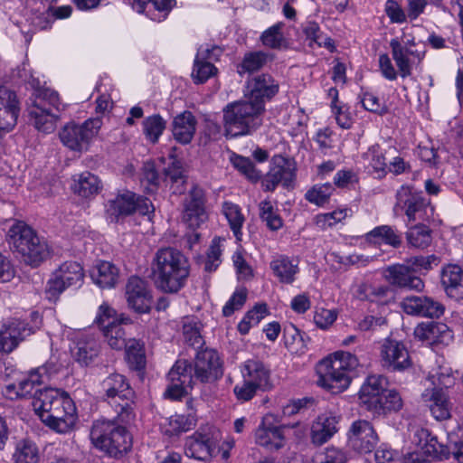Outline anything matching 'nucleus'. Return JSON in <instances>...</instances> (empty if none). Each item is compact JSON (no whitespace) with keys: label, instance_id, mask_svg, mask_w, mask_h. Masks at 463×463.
Segmentation results:
<instances>
[{"label":"nucleus","instance_id":"23","mask_svg":"<svg viewBox=\"0 0 463 463\" xmlns=\"http://www.w3.org/2000/svg\"><path fill=\"white\" fill-rule=\"evenodd\" d=\"M449 446L451 451H443L442 446L438 444L436 439L431 438L424 448V453L440 459L448 458L452 454L458 463H463V426L458 425L448 435Z\"/></svg>","mask_w":463,"mask_h":463},{"label":"nucleus","instance_id":"33","mask_svg":"<svg viewBox=\"0 0 463 463\" xmlns=\"http://www.w3.org/2000/svg\"><path fill=\"white\" fill-rule=\"evenodd\" d=\"M241 373L243 380H247L248 383H252L261 390H266L270 386L269 371L259 360L246 361L241 369Z\"/></svg>","mask_w":463,"mask_h":463},{"label":"nucleus","instance_id":"64","mask_svg":"<svg viewBox=\"0 0 463 463\" xmlns=\"http://www.w3.org/2000/svg\"><path fill=\"white\" fill-rule=\"evenodd\" d=\"M336 317L337 315L335 310L319 308L315 312L314 322L318 327L326 329L333 325Z\"/></svg>","mask_w":463,"mask_h":463},{"label":"nucleus","instance_id":"9","mask_svg":"<svg viewBox=\"0 0 463 463\" xmlns=\"http://www.w3.org/2000/svg\"><path fill=\"white\" fill-rule=\"evenodd\" d=\"M102 125L99 118L87 119L81 125L69 123L59 133L61 143L71 150H86Z\"/></svg>","mask_w":463,"mask_h":463},{"label":"nucleus","instance_id":"19","mask_svg":"<svg viewBox=\"0 0 463 463\" xmlns=\"http://www.w3.org/2000/svg\"><path fill=\"white\" fill-rule=\"evenodd\" d=\"M295 178V166L290 159L282 156H276L272 159V165L262 180L265 191H274L278 184L285 187L291 185Z\"/></svg>","mask_w":463,"mask_h":463},{"label":"nucleus","instance_id":"61","mask_svg":"<svg viewBox=\"0 0 463 463\" xmlns=\"http://www.w3.org/2000/svg\"><path fill=\"white\" fill-rule=\"evenodd\" d=\"M404 262L407 264V266H409L411 272L415 275V273L421 270L430 269L433 263L438 265L439 260L435 255L415 256L407 259Z\"/></svg>","mask_w":463,"mask_h":463},{"label":"nucleus","instance_id":"30","mask_svg":"<svg viewBox=\"0 0 463 463\" xmlns=\"http://www.w3.org/2000/svg\"><path fill=\"white\" fill-rule=\"evenodd\" d=\"M338 418L333 415H321L311 426V441L320 446L330 439L338 430Z\"/></svg>","mask_w":463,"mask_h":463},{"label":"nucleus","instance_id":"35","mask_svg":"<svg viewBox=\"0 0 463 463\" xmlns=\"http://www.w3.org/2000/svg\"><path fill=\"white\" fill-rule=\"evenodd\" d=\"M386 152L380 145L374 144L368 147L367 151L362 156L366 166L371 169V174L378 179L386 176L388 173V165L385 158Z\"/></svg>","mask_w":463,"mask_h":463},{"label":"nucleus","instance_id":"38","mask_svg":"<svg viewBox=\"0 0 463 463\" xmlns=\"http://www.w3.org/2000/svg\"><path fill=\"white\" fill-rule=\"evenodd\" d=\"M91 278L100 288H113L118 279V269L111 262L102 261L93 269Z\"/></svg>","mask_w":463,"mask_h":463},{"label":"nucleus","instance_id":"36","mask_svg":"<svg viewBox=\"0 0 463 463\" xmlns=\"http://www.w3.org/2000/svg\"><path fill=\"white\" fill-rule=\"evenodd\" d=\"M269 267L273 274L281 283L291 284L295 280V276L298 272V264L285 255L275 257Z\"/></svg>","mask_w":463,"mask_h":463},{"label":"nucleus","instance_id":"57","mask_svg":"<svg viewBox=\"0 0 463 463\" xmlns=\"http://www.w3.org/2000/svg\"><path fill=\"white\" fill-rule=\"evenodd\" d=\"M141 183L145 185V189L148 193L155 192L158 187L159 176L154 163H144L141 174Z\"/></svg>","mask_w":463,"mask_h":463},{"label":"nucleus","instance_id":"17","mask_svg":"<svg viewBox=\"0 0 463 463\" xmlns=\"http://www.w3.org/2000/svg\"><path fill=\"white\" fill-rule=\"evenodd\" d=\"M379 441L378 435L371 422L365 420L354 421L347 432L348 446L358 453H370Z\"/></svg>","mask_w":463,"mask_h":463},{"label":"nucleus","instance_id":"14","mask_svg":"<svg viewBox=\"0 0 463 463\" xmlns=\"http://www.w3.org/2000/svg\"><path fill=\"white\" fill-rule=\"evenodd\" d=\"M84 272L80 263L66 261L56 269L47 283L46 292L50 298H56L67 288L80 287Z\"/></svg>","mask_w":463,"mask_h":463},{"label":"nucleus","instance_id":"45","mask_svg":"<svg viewBox=\"0 0 463 463\" xmlns=\"http://www.w3.org/2000/svg\"><path fill=\"white\" fill-rule=\"evenodd\" d=\"M403 407V401L400 393L396 390H386L382 395V399L377 403V407L373 410L376 414H387L397 412Z\"/></svg>","mask_w":463,"mask_h":463},{"label":"nucleus","instance_id":"26","mask_svg":"<svg viewBox=\"0 0 463 463\" xmlns=\"http://www.w3.org/2000/svg\"><path fill=\"white\" fill-rule=\"evenodd\" d=\"M20 112L14 91L0 86V130L10 131L16 125Z\"/></svg>","mask_w":463,"mask_h":463},{"label":"nucleus","instance_id":"52","mask_svg":"<svg viewBox=\"0 0 463 463\" xmlns=\"http://www.w3.org/2000/svg\"><path fill=\"white\" fill-rule=\"evenodd\" d=\"M121 318H125L123 315H118L116 310L107 303L99 306L94 322L97 324L100 331L120 322Z\"/></svg>","mask_w":463,"mask_h":463},{"label":"nucleus","instance_id":"20","mask_svg":"<svg viewBox=\"0 0 463 463\" xmlns=\"http://www.w3.org/2000/svg\"><path fill=\"white\" fill-rule=\"evenodd\" d=\"M126 296L128 307L137 313H147L152 304V294L146 280L139 277H130L126 285Z\"/></svg>","mask_w":463,"mask_h":463},{"label":"nucleus","instance_id":"1","mask_svg":"<svg viewBox=\"0 0 463 463\" xmlns=\"http://www.w3.org/2000/svg\"><path fill=\"white\" fill-rule=\"evenodd\" d=\"M250 95L245 99L227 104L222 109V124L226 137L251 134L263 123L265 101L279 91V83L269 75H258L248 83Z\"/></svg>","mask_w":463,"mask_h":463},{"label":"nucleus","instance_id":"54","mask_svg":"<svg viewBox=\"0 0 463 463\" xmlns=\"http://www.w3.org/2000/svg\"><path fill=\"white\" fill-rule=\"evenodd\" d=\"M347 457L345 451L335 447H328L325 450L316 453L311 463H346Z\"/></svg>","mask_w":463,"mask_h":463},{"label":"nucleus","instance_id":"40","mask_svg":"<svg viewBox=\"0 0 463 463\" xmlns=\"http://www.w3.org/2000/svg\"><path fill=\"white\" fill-rule=\"evenodd\" d=\"M366 240L372 243H381L391 245L398 248L402 244L401 236L397 232L389 225H381L375 227L371 232L366 233Z\"/></svg>","mask_w":463,"mask_h":463},{"label":"nucleus","instance_id":"21","mask_svg":"<svg viewBox=\"0 0 463 463\" xmlns=\"http://www.w3.org/2000/svg\"><path fill=\"white\" fill-rule=\"evenodd\" d=\"M402 310L412 316L438 318L444 313V307L439 302L427 296H409L401 302Z\"/></svg>","mask_w":463,"mask_h":463},{"label":"nucleus","instance_id":"56","mask_svg":"<svg viewBox=\"0 0 463 463\" xmlns=\"http://www.w3.org/2000/svg\"><path fill=\"white\" fill-rule=\"evenodd\" d=\"M260 216L270 230L276 231L282 226V220L269 201L265 200L260 203Z\"/></svg>","mask_w":463,"mask_h":463},{"label":"nucleus","instance_id":"5","mask_svg":"<svg viewBox=\"0 0 463 463\" xmlns=\"http://www.w3.org/2000/svg\"><path fill=\"white\" fill-rule=\"evenodd\" d=\"M358 359L348 352H337L334 358L323 360L318 367V383L338 393L345 390L351 382L350 373L358 365Z\"/></svg>","mask_w":463,"mask_h":463},{"label":"nucleus","instance_id":"7","mask_svg":"<svg viewBox=\"0 0 463 463\" xmlns=\"http://www.w3.org/2000/svg\"><path fill=\"white\" fill-rule=\"evenodd\" d=\"M60 106L56 91L50 89L35 90L32 105L28 108L30 122L40 132H53L60 118Z\"/></svg>","mask_w":463,"mask_h":463},{"label":"nucleus","instance_id":"63","mask_svg":"<svg viewBox=\"0 0 463 463\" xmlns=\"http://www.w3.org/2000/svg\"><path fill=\"white\" fill-rule=\"evenodd\" d=\"M246 289H240L235 291L222 308L223 316L230 317L234 313L235 310L241 308L246 301Z\"/></svg>","mask_w":463,"mask_h":463},{"label":"nucleus","instance_id":"2","mask_svg":"<svg viewBox=\"0 0 463 463\" xmlns=\"http://www.w3.org/2000/svg\"><path fill=\"white\" fill-rule=\"evenodd\" d=\"M33 406L42 421L59 433L71 430L76 423L75 404L65 392L53 388L38 391Z\"/></svg>","mask_w":463,"mask_h":463},{"label":"nucleus","instance_id":"46","mask_svg":"<svg viewBox=\"0 0 463 463\" xmlns=\"http://www.w3.org/2000/svg\"><path fill=\"white\" fill-rule=\"evenodd\" d=\"M13 458L15 463H37L39 449L34 442L23 439L16 444Z\"/></svg>","mask_w":463,"mask_h":463},{"label":"nucleus","instance_id":"51","mask_svg":"<svg viewBox=\"0 0 463 463\" xmlns=\"http://www.w3.org/2000/svg\"><path fill=\"white\" fill-rule=\"evenodd\" d=\"M284 24L278 23L264 31L260 36L263 45L271 49L287 48L288 43L281 32Z\"/></svg>","mask_w":463,"mask_h":463},{"label":"nucleus","instance_id":"62","mask_svg":"<svg viewBox=\"0 0 463 463\" xmlns=\"http://www.w3.org/2000/svg\"><path fill=\"white\" fill-rule=\"evenodd\" d=\"M222 250L218 240L213 239L208 252L207 258L204 261V269L208 272L215 270L221 263Z\"/></svg>","mask_w":463,"mask_h":463},{"label":"nucleus","instance_id":"59","mask_svg":"<svg viewBox=\"0 0 463 463\" xmlns=\"http://www.w3.org/2000/svg\"><path fill=\"white\" fill-rule=\"evenodd\" d=\"M347 216V209L335 210L332 213L317 214L315 217V223L322 230L332 227Z\"/></svg>","mask_w":463,"mask_h":463},{"label":"nucleus","instance_id":"41","mask_svg":"<svg viewBox=\"0 0 463 463\" xmlns=\"http://www.w3.org/2000/svg\"><path fill=\"white\" fill-rule=\"evenodd\" d=\"M405 235L408 245L415 249H426L432 241L431 230L424 224L410 227Z\"/></svg>","mask_w":463,"mask_h":463},{"label":"nucleus","instance_id":"58","mask_svg":"<svg viewBox=\"0 0 463 463\" xmlns=\"http://www.w3.org/2000/svg\"><path fill=\"white\" fill-rule=\"evenodd\" d=\"M232 165L252 182L258 181L261 176V173L255 168L254 163L250 158L237 156L232 158Z\"/></svg>","mask_w":463,"mask_h":463},{"label":"nucleus","instance_id":"24","mask_svg":"<svg viewBox=\"0 0 463 463\" xmlns=\"http://www.w3.org/2000/svg\"><path fill=\"white\" fill-rule=\"evenodd\" d=\"M387 378L381 374L369 375L359 391L360 404L367 411H373L387 388Z\"/></svg>","mask_w":463,"mask_h":463},{"label":"nucleus","instance_id":"18","mask_svg":"<svg viewBox=\"0 0 463 463\" xmlns=\"http://www.w3.org/2000/svg\"><path fill=\"white\" fill-rule=\"evenodd\" d=\"M170 383L165 392V396L172 400H179L187 388H193L195 383L192 376V364L186 360H178L167 374Z\"/></svg>","mask_w":463,"mask_h":463},{"label":"nucleus","instance_id":"48","mask_svg":"<svg viewBox=\"0 0 463 463\" xmlns=\"http://www.w3.org/2000/svg\"><path fill=\"white\" fill-rule=\"evenodd\" d=\"M184 341L191 346H200L203 343L201 324L195 317H185L182 320Z\"/></svg>","mask_w":463,"mask_h":463},{"label":"nucleus","instance_id":"28","mask_svg":"<svg viewBox=\"0 0 463 463\" xmlns=\"http://www.w3.org/2000/svg\"><path fill=\"white\" fill-rule=\"evenodd\" d=\"M422 397L429 402L430 412L437 420H445L451 417L452 404L447 392L442 388H433L430 393H423Z\"/></svg>","mask_w":463,"mask_h":463},{"label":"nucleus","instance_id":"8","mask_svg":"<svg viewBox=\"0 0 463 463\" xmlns=\"http://www.w3.org/2000/svg\"><path fill=\"white\" fill-rule=\"evenodd\" d=\"M90 439L96 448L113 457L128 452L132 445L131 437L126 429L109 420L94 422Z\"/></svg>","mask_w":463,"mask_h":463},{"label":"nucleus","instance_id":"43","mask_svg":"<svg viewBox=\"0 0 463 463\" xmlns=\"http://www.w3.org/2000/svg\"><path fill=\"white\" fill-rule=\"evenodd\" d=\"M449 334L448 326L434 321L422 322L414 329V335L421 341H437L443 334Z\"/></svg>","mask_w":463,"mask_h":463},{"label":"nucleus","instance_id":"50","mask_svg":"<svg viewBox=\"0 0 463 463\" xmlns=\"http://www.w3.org/2000/svg\"><path fill=\"white\" fill-rule=\"evenodd\" d=\"M166 127V121L158 114L147 117L143 121V132L152 143H156Z\"/></svg>","mask_w":463,"mask_h":463},{"label":"nucleus","instance_id":"15","mask_svg":"<svg viewBox=\"0 0 463 463\" xmlns=\"http://www.w3.org/2000/svg\"><path fill=\"white\" fill-rule=\"evenodd\" d=\"M205 194L194 185L183 202L182 220L191 230H196L208 220Z\"/></svg>","mask_w":463,"mask_h":463},{"label":"nucleus","instance_id":"11","mask_svg":"<svg viewBox=\"0 0 463 463\" xmlns=\"http://www.w3.org/2000/svg\"><path fill=\"white\" fill-rule=\"evenodd\" d=\"M220 439V431L215 428H202L186 439L184 453L189 458L208 460L215 456L216 445Z\"/></svg>","mask_w":463,"mask_h":463},{"label":"nucleus","instance_id":"55","mask_svg":"<svg viewBox=\"0 0 463 463\" xmlns=\"http://www.w3.org/2000/svg\"><path fill=\"white\" fill-rule=\"evenodd\" d=\"M333 191L334 187L331 184H317L307 192L305 197L312 203L323 205L328 202Z\"/></svg>","mask_w":463,"mask_h":463},{"label":"nucleus","instance_id":"42","mask_svg":"<svg viewBox=\"0 0 463 463\" xmlns=\"http://www.w3.org/2000/svg\"><path fill=\"white\" fill-rule=\"evenodd\" d=\"M124 348L129 367L136 371L144 369L146 366L144 343L135 338L129 339Z\"/></svg>","mask_w":463,"mask_h":463},{"label":"nucleus","instance_id":"53","mask_svg":"<svg viewBox=\"0 0 463 463\" xmlns=\"http://www.w3.org/2000/svg\"><path fill=\"white\" fill-rule=\"evenodd\" d=\"M269 55L263 52L246 53L240 66L239 73L253 72L262 68L268 61Z\"/></svg>","mask_w":463,"mask_h":463},{"label":"nucleus","instance_id":"32","mask_svg":"<svg viewBox=\"0 0 463 463\" xmlns=\"http://www.w3.org/2000/svg\"><path fill=\"white\" fill-rule=\"evenodd\" d=\"M196 118L190 111H184L174 118L172 132L175 139L181 144H189L195 133Z\"/></svg>","mask_w":463,"mask_h":463},{"label":"nucleus","instance_id":"16","mask_svg":"<svg viewBox=\"0 0 463 463\" xmlns=\"http://www.w3.org/2000/svg\"><path fill=\"white\" fill-rule=\"evenodd\" d=\"M109 203L108 212L116 217L129 215L135 212H138L142 215H147L154 212V206L149 199L143 198L130 191L118 194Z\"/></svg>","mask_w":463,"mask_h":463},{"label":"nucleus","instance_id":"12","mask_svg":"<svg viewBox=\"0 0 463 463\" xmlns=\"http://www.w3.org/2000/svg\"><path fill=\"white\" fill-rule=\"evenodd\" d=\"M430 203L422 192L415 190L410 185H402L396 193V203L393 211L396 214L403 213L408 222L422 220Z\"/></svg>","mask_w":463,"mask_h":463},{"label":"nucleus","instance_id":"44","mask_svg":"<svg viewBox=\"0 0 463 463\" xmlns=\"http://www.w3.org/2000/svg\"><path fill=\"white\" fill-rule=\"evenodd\" d=\"M130 323L129 318H121L120 322L107 326L106 329L102 330V334L109 345L116 350H121L127 344L126 333L122 326L123 324L127 325Z\"/></svg>","mask_w":463,"mask_h":463},{"label":"nucleus","instance_id":"10","mask_svg":"<svg viewBox=\"0 0 463 463\" xmlns=\"http://www.w3.org/2000/svg\"><path fill=\"white\" fill-rule=\"evenodd\" d=\"M379 361L381 366L388 373H403L413 364L405 345L392 338H386L381 344Z\"/></svg>","mask_w":463,"mask_h":463},{"label":"nucleus","instance_id":"47","mask_svg":"<svg viewBox=\"0 0 463 463\" xmlns=\"http://www.w3.org/2000/svg\"><path fill=\"white\" fill-rule=\"evenodd\" d=\"M222 213L226 217L235 237L238 240H241L240 236L241 235V227L245 218L241 213L240 206L231 202H224L222 203Z\"/></svg>","mask_w":463,"mask_h":463},{"label":"nucleus","instance_id":"39","mask_svg":"<svg viewBox=\"0 0 463 463\" xmlns=\"http://www.w3.org/2000/svg\"><path fill=\"white\" fill-rule=\"evenodd\" d=\"M99 353V345L93 338L80 339L72 350L74 359L81 365H89Z\"/></svg>","mask_w":463,"mask_h":463},{"label":"nucleus","instance_id":"49","mask_svg":"<svg viewBox=\"0 0 463 463\" xmlns=\"http://www.w3.org/2000/svg\"><path fill=\"white\" fill-rule=\"evenodd\" d=\"M194 424V417L176 414L167 420V422L163 425V430L166 435L174 436L189 430Z\"/></svg>","mask_w":463,"mask_h":463},{"label":"nucleus","instance_id":"6","mask_svg":"<svg viewBox=\"0 0 463 463\" xmlns=\"http://www.w3.org/2000/svg\"><path fill=\"white\" fill-rule=\"evenodd\" d=\"M105 399L114 408L118 420L128 424L135 419L134 391L127 378L120 373H113L100 383Z\"/></svg>","mask_w":463,"mask_h":463},{"label":"nucleus","instance_id":"13","mask_svg":"<svg viewBox=\"0 0 463 463\" xmlns=\"http://www.w3.org/2000/svg\"><path fill=\"white\" fill-rule=\"evenodd\" d=\"M194 382L210 383L220 379L223 374L221 357L216 350L204 348L197 352L194 367L192 366Z\"/></svg>","mask_w":463,"mask_h":463},{"label":"nucleus","instance_id":"60","mask_svg":"<svg viewBox=\"0 0 463 463\" xmlns=\"http://www.w3.org/2000/svg\"><path fill=\"white\" fill-rule=\"evenodd\" d=\"M285 345L291 353L303 352L305 347L300 332L293 326L284 329Z\"/></svg>","mask_w":463,"mask_h":463},{"label":"nucleus","instance_id":"22","mask_svg":"<svg viewBox=\"0 0 463 463\" xmlns=\"http://www.w3.org/2000/svg\"><path fill=\"white\" fill-rule=\"evenodd\" d=\"M383 275L391 285L400 288L416 291H422L424 288L421 279L415 276L405 262L388 266L383 269Z\"/></svg>","mask_w":463,"mask_h":463},{"label":"nucleus","instance_id":"29","mask_svg":"<svg viewBox=\"0 0 463 463\" xmlns=\"http://www.w3.org/2000/svg\"><path fill=\"white\" fill-rule=\"evenodd\" d=\"M31 334V328H28L24 322L13 321L4 330L0 331V352H12L20 341Z\"/></svg>","mask_w":463,"mask_h":463},{"label":"nucleus","instance_id":"3","mask_svg":"<svg viewBox=\"0 0 463 463\" xmlns=\"http://www.w3.org/2000/svg\"><path fill=\"white\" fill-rule=\"evenodd\" d=\"M152 269L157 288L173 294L185 286L190 275V263L181 250L166 247L156 251Z\"/></svg>","mask_w":463,"mask_h":463},{"label":"nucleus","instance_id":"37","mask_svg":"<svg viewBox=\"0 0 463 463\" xmlns=\"http://www.w3.org/2000/svg\"><path fill=\"white\" fill-rule=\"evenodd\" d=\"M73 192L81 197H90L101 190V182L99 177L89 171L74 175Z\"/></svg>","mask_w":463,"mask_h":463},{"label":"nucleus","instance_id":"27","mask_svg":"<svg viewBox=\"0 0 463 463\" xmlns=\"http://www.w3.org/2000/svg\"><path fill=\"white\" fill-rule=\"evenodd\" d=\"M265 417L255 431V441L258 445L270 451H277L285 446L286 440L283 427L273 426Z\"/></svg>","mask_w":463,"mask_h":463},{"label":"nucleus","instance_id":"25","mask_svg":"<svg viewBox=\"0 0 463 463\" xmlns=\"http://www.w3.org/2000/svg\"><path fill=\"white\" fill-rule=\"evenodd\" d=\"M390 47L392 59L402 78L410 76L415 61L420 62L425 54L423 51L412 50L407 45L402 44L397 38L390 41Z\"/></svg>","mask_w":463,"mask_h":463},{"label":"nucleus","instance_id":"34","mask_svg":"<svg viewBox=\"0 0 463 463\" xmlns=\"http://www.w3.org/2000/svg\"><path fill=\"white\" fill-rule=\"evenodd\" d=\"M441 284L447 295L459 298L463 289V270L458 265L450 264L441 272Z\"/></svg>","mask_w":463,"mask_h":463},{"label":"nucleus","instance_id":"31","mask_svg":"<svg viewBox=\"0 0 463 463\" xmlns=\"http://www.w3.org/2000/svg\"><path fill=\"white\" fill-rule=\"evenodd\" d=\"M214 52H220V49L217 47H213L212 50L203 47L199 48L192 72L195 83H203L216 73L217 69L214 65L210 61H206L212 60L211 55Z\"/></svg>","mask_w":463,"mask_h":463},{"label":"nucleus","instance_id":"4","mask_svg":"<svg viewBox=\"0 0 463 463\" xmlns=\"http://www.w3.org/2000/svg\"><path fill=\"white\" fill-rule=\"evenodd\" d=\"M6 240L11 250L30 266H39L49 256L47 243L24 222L16 221L10 227Z\"/></svg>","mask_w":463,"mask_h":463}]
</instances>
